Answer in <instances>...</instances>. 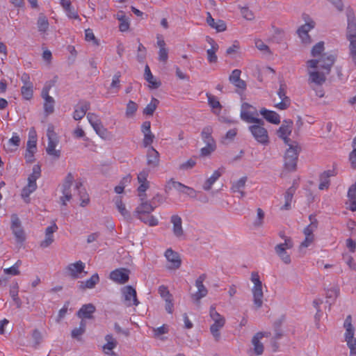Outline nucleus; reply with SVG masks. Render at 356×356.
<instances>
[{"label": "nucleus", "mask_w": 356, "mask_h": 356, "mask_svg": "<svg viewBox=\"0 0 356 356\" xmlns=\"http://www.w3.org/2000/svg\"><path fill=\"white\" fill-rule=\"evenodd\" d=\"M206 278L207 275L204 273L200 275L195 280V286L197 288V291L192 294L191 298L197 305L200 304V300L205 297L208 293L207 289L203 284Z\"/></svg>", "instance_id": "1a4fd4ad"}, {"label": "nucleus", "mask_w": 356, "mask_h": 356, "mask_svg": "<svg viewBox=\"0 0 356 356\" xmlns=\"http://www.w3.org/2000/svg\"><path fill=\"white\" fill-rule=\"evenodd\" d=\"M309 218L310 220V224L304 229L303 232L305 236H314L313 232L318 227V221L312 215H310Z\"/></svg>", "instance_id": "e433bc0d"}, {"label": "nucleus", "mask_w": 356, "mask_h": 356, "mask_svg": "<svg viewBox=\"0 0 356 356\" xmlns=\"http://www.w3.org/2000/svg\"><path fill=\"white\" fill-rule=\"evenodd\" d=\"M346 39L356 38V18L353 12L347 13Z\"/></svg>", "instance_id": "f3484780"}, {"label": "nucleus", "mask_w": 356, "mask_h": 356, "mask_svg": "<svg viewBox=\"0 0 356 356\" xmlns=\"http://www.w3.org/2000/svg\"><path fill=\"white\" fill-rule=\"evenodd\" d=\"M41 176V168L39 165L33 167V172L28 177V184L22 190V196L29 197L37 188V179Z\"/></svg>", "instance_id": "20e7f679"}, {"label": "nucleus", "mask_w": 356, "mask_h": 356, "mask_svg": "<svg viewBox=\"0 0 356 356\" xmlns=\"http://www.w3.org/2000/svg\"><path fill=\"white\" fill-rule=\"evenodd\" d=\"M213 129L210 126L205 127L201 133L202 138L206 144H216V142L211 136Z\"/></svg>", "instance_id": "4c0bfd02"}, {"label": "nucleus", "mask_w": 356, "mask_h": 356, "mask_svg": "<svg viewBox=\"0 0 356 356\" xmlns=\"http://www.w3.org/2000/svg\"><path fill=\"white\" fill-rule=\"evenodd\" d=\"M96 308L92 303L83 305L77 312L76 315L80 318L92 319Z\"/></svg>", "instance_id": "412c9836"}, {"label": "nucleus", "mask_w": 356, "mask_h": 356, "mask_svg": "<svg viewBox=\"0 0 356 356\" xmlns=\"http://www.w3.org/2000/svg\"><path fill=\"white\" fill-rule=\"evenodd\" d=\"M207 97L208 98V104L212 108H217L219 110L222 108V105L220 104L218 99L216 96L207 93Z\"/></svg>", "instance_id": "603ef678"}, {"label": "nucleus", "mask_w": 356, "mask_h": 356, "mask_svg": "<svg viewBox=\"0 0 356 356\" xmlns=\"http://www.w3.org/2000/svg\"><path fill=\"white\" fill-rule=\"evenodd\" d=\"M343 327L346 329L344 337L347 344H355L356 339L354 337L355 330L352 324V317L350 315H348L345 319Z\"/></svg>", "instance_id": "2eb2a0df"}, {"label": "nucleus", "mask_w": 356, "mask_h": 356, "mask_svg": "<svg viewBox=\"0 0 356 356\" xmlns=\"http://www.w3.org/2000/svg\"><path fill=\"white\" fill-rule=\"evenodd\" d=\"M251 281L254 283V286L252 289L254 305H255L256 309H259L263 304L262 299L264 297V293L262 291V283L260 280L258 273H252Z\"/></svg>", "instance_id": "7ed1b4c3"}, {"label": "nucleus", "mask_w": 356, "mask_h": 356, "mask_svg": "<svg viewBox=\"0 0 356 356\" xmlns=\"http://www.w3.org/2000/svg\"><path fill=\"white\" fill-rule=\"evenodd\" d=\"M32 338H33V339L34 341V343H35L34 347L37 348L42 341L41 332L37 329L34 330L32 333Z\"/></svg>", "instance_id": "0e129e2a"}, {"label": "nucleus", "mask_w": 356, "mask_h": 356, "mask_svg": "<svg viewBox=\"0 0 356 356\" xmlns=\"http://www.w3.org/2000/svg\"><path fill=\"white\" fill-rule=\"evenodd\" d=\"M63 195L60 197L62 205L65 206L66 202L72 199L71 189H62Z\"/></svg>", "instance_id": "bf43d9fd"}, {"label": "nucleus", "mask_w": 356, "mask_h": 356, "mask_svg": "<svg viewBox=\"0 0 356 356\" xmlns=\"http://www.w3.org/2000/svg\"><path fill=\"white\" fill-rule=\"evenodd\" d=\"M260 114L269 122L278 124L280 123V116L275 111L263 108L260 110Z\"/></svg>", "instance_id": "393cba45"}, {"label": "nucleus", "mask_w": 356, "mask_h": 356, "mask_svg": "<svg viewBox=\"0 0 356 356\" xmlns=\"http://www.w3.org/2000/svg\"><path fill=\"white\" fill-rule=\"evenodd\" d=\"M159 163V154L152 147H149L147 150V163L149 166L155 168Z\"/></svg>", "instance_id": "cd10ccee"}, {"label": "nucleus", "mask_w": 356, "mask_h": 356, "mask_svg": "<svg viewBox=\"0 0 356 356\" xmlns=\"http://www.w3.org/2000/svg\"><path fill=\"white\" fill-rule=\"evenodd\" d=\"M207 23L218 32L224 31L227 28L226 24L223 20L219 19L218 22H215L209 12L207 13Z\"/></svg>", "instance_id": "c756f323"}, {"label": "nucleus", "mask_w": 356, "mask_h": 356, "mask_svg": "<svg viewBox=\"0 0 356 356\" xmlns=\"http://www.w3.org/2000/svg\"><path fill=\"white\" fill-rule=\"evenodd\" d=\"M118 19L120 21L119 29L120 31H126L129 28V24L126 19V17L124 15H122L120 17H118Z\"/></svg>", "instance_id": "69168bd1"}, {"label": "nucleus", "mask_w": 356, "mask_h": 356, "mask_svg": "<svg viewBox=\"0 0 356 356\" xmlns=\"http://www.w3.org/2000/svg\"><path fill=\"white\" fill-rule=\"evenodd\" d=\"M158 292L164 300L166 299L170 298L172 297V294L170 293L168 289L165 285H161L158 289Z\"/></svg>", "instance_id": "680f3d73"}, {"label": "nucleus", "mask_w": 356, "mask_h": 356, "mask_svg": "<svg viewBox=\"0 0 356 356\" xmlns=\"http://www.w3.org/2000/svg\"><path fill=\"white\" fill-rule=\"evenodd\" d=\"M74 181V177L71 172H69L65 178L64 182L62 185V189H71L72 183Z\"/></svg>", "instance_id": "4d7b16f0"}, {"label": "nucleus", "mask_w": 356, "mask_h": 356, "mask_svg": "<svg viewBox=\"0 0 356 356\" xmlns=\"http://www.w3.org/2000/svg\"><path fill=\"white\" fill-rule=\"evenodd\" d=\"M195 160L194 159H190L186 162L181 164L179 166V169L184 170H189L193 168L195 165Z\"/></svg>", "instance_id": "774afa93"}, {"label": "nucleus", "mask_w": 356, "mask_h": 356, "mask_svg": "<svg viewBox=\"0 0 356 356\" xmlns=\"http://www.w3.org/2000/svg\"><path fill=\"white\" fill-rule=\"evenodd\" d=\"M87 118L92 128L98 125L99 123L102 122L99 117L94 113H88Z\"/></svg>", "instance_id": "864d4df0"}, {"label": "nucleus", "mask_w": 356, "mask_h": 356, "mask_svg": "<svg viewBox=\"0 0 356 356\" xmlns=\"http://www.w3.org/2000/svg\"><path fill=\"white\" fill-rule=\"evenodd\" d=\"M250 109L255 110V108L248 103H243L241 105V118L243 121L248 123H263V120L254 117V112Z\"/></svg>", "instance_id": "9d476101"}, {"label": "nucleus", "mask_w": 356, "mask_h": 356, "mask_svg": "<svg viewBox=\"0 0 356 356\" xmlns=\"http://www.w3.org/2000/svg\"><path fill=\"white\" fill-rule=\"evenodd\" d=\"M93 129L102 138L107 139L110 136V132L104 127L102 122L99 123V124L95 127Z\"/></svg>", "instance_id": "de8ad7c7"}, {"label": "nucleus", "mask_w": 356, "mask_h": 356, "mask_svg": "<svg viewBox=\"0 0 356 356\" xmlns=\"http://www.w3.org/2000/svg\"><path fill=\"white\" fill-rule=\"evenodd\" d=\"M292 126H293L292 120H284L282 122V124L281 125V127L279 128V129L277 131L278 137L282 138L286 145H289V143L293 142L289 138V136L291 134V131H292Z\"/></svg>", "instance_id": "9b49d317"}, {"label": "nucleus", "mask_w": 356, "mask_h": 356, "mask_svg": "<svg viewBox=\"0 0 356 356\" xmlns=\"http://www.w3.org/2000/svg\"><path fill=\"white\" fill-rule=\"evenodd\" d=\"M298 186H296V182L293 181V185L289 187L284 194V204L281 207L282 210H289L291 209V204L293 195L296 191Z\"/></svg>", "instance_id": "a878e982"}, {"label": "nucleus", "mask_w": 356, "mask_h": 356, "mask_svg": "<svg viewBox=\"0 0 356 356\" xmlns=\"http://www.w3.org/2000/svg\"><path fill=\"white\" fill-rule=\"evenodd\" d=\"M21 94L24 99H31L33 96V84L22 86L21 88Z\"/></svg>", "instance_id": "49530a36"}, {"label": "nucleus", "mask_w": 356, "mask_h": 356, "mask_svg": "<svg viewBox=\"0 0 356 356\" xmlns=\"http://www.w3.org/2000/svg\"><path fill=\"white\" fill-rule=\"evenodd\" d=\"M209 315L211 318L214 321L213 324L210 327L211 333L216 341H218L220 337V330L225 325V318L216 310L214 305L211 306Z\"/></svg>", "instance_id": "f03ea898"}, {"label": "nucleus", "mask_w": 356, "mask_h": 356, "mask_svg": "<svg viewBox=\"0 0 356 356\" xmlns=\"http://www.w3.org/2000/svg\"><path fill=\"white\" fill-rule=\"evenodd\" d=\"M129 273L127 268H118L110 273V279L118 284H125L129 281Z\"/></svg>", "instance_id": "f8f14e48"}, {"label": "nucleus", "mask_w": 356, "mask_h": 356, "mask_svg": "<svg viewBox=\"0 0 356 356\" xmlns=\"http://www.w3.org/2000/svg\"><path fill=\"white\" fill-rule=\"evenodd\" d=\"M170 222L173 225L172 231L175 236L181 237L184 235V230L182 228V220L178 215H173L171 216Z\"/></svg>", "instance_id": "bb28decb"}, {"label": "nucleus", "mask_w": 356, "mask_h": 356, "mask_svg": "<svg viewBox=\"0 0 356 356\" xmlns=\"http://www.w3.org/2000/svg\"><path fill=\"white\" fill-rule=\"evenodd\" d=\"M82 183L81 181H77L76 183V189L78 191L79 195L80 196V199L81 200V206L85 207L86 206L89 202V197L88 194L86 192V189L82 187Z\"/></svg>", "instance_id": "c9c22d12"}, {"label": "nucleus", "mask_w": 356, "mask_h": 356, "mask_svg": "<svg viewBox=\"0 0 356 356\" xmlns=\"http://www.w3.org/2000/svg\"><path fill=\"white\" fill-rule=\"evenodd\" d=\"M241 13L243 17L247 20H252L254 18V13L248 7L241 8Z\"/></svg>", "instance_id": "e2e57ef3"}, {"label": "nucleus", "mask_w": 356, "mask_h": 356, "mask_svg": "<svg viewBox=\"0 0 356 356\" xmlns=\"http://www.w3.org/2000/svg\"><path fill=\"white\" fill-rule=\"evenodd\" d=\"M146 57V48L140 43L138 47L137 60L139 63H143Z\"/></svg>", "instance_id": "13d9d810"}, {"label": "nucleus", "mask_w": 356, "mask_h": 356, "mask_svg": "<svg viewBox=\"0 0 356 356\" xmlns=\"http://www.w3.org/2000/svg\"><path fill=\"white\" fill-rule=\"evenodd\" d=\"M85 268V264L81 261H78L75 263L70 264L67 266V270L69 272V275L73 279H77L79 277V274L83 272Z\"/></svg>", "instance_id": "4be33fe9"}, {"label": "nucleus", "mask_w": 356, "mask_h": 356, "mask_svg": "<svg viewBox=\"0 0 356 356\" xmlns=\"http://www.w3.org/2000/svg\"><path fill=\"white\" fill-rule=\"evenodd\" d=\"M207 145L204 147H202L200 150L201 152V156H209V154H211V152H213L216 148V144H212V143H210V144H206Z\"/></svg>", "instance_id": "052dcab7"}, {"label": "nucleus", "mask_w": 356, "mask_h": 356, "mask_svg": "<svg viewBox=\"0 0 356 356\" xmlns=\"http://www.w3.org/2000/svg\"><path fill=\"white\" fill-rule=\"evenodd\" d=\"M159 104V101L152 97L149 104H148L146 107L143 110V114L147 115H152L156 109L158 105Z\"/></svg>", "instance_id": "37998d69"}, {"label": "nucleus", "mask_w": 356, "mask_h": 356, "mask_svg": "<svg viewBox=\"0 0 356 356\" xmlns=\"http://www.w3.org/2000/svg\"><path fill=\"white\" fill-rule=\"evenodd\" d=\"M172 184V188H174L175 189H176L177 191H178L181 193L186 192L185 190L190 191V192H191V193L194 192V189L193 188L185 186L184 184H183L179 181L170 180V181L168 183V184Z\"/></svg>", "instance_id": "09e8293b"}, {"label": "nucleus", "mask_w": 356, "mask_h": 356, "mask_svg": "<svg viewBox=\"0 0 356 356\" xmlns=\"http://www.w3.org/2000/svg\"><path fill=\"white\" fill-rule=\"evenodd\" d=\"M349 42L348 56L354 65L356 67V38L347 39Z\"/></svg>", "instance_id": "a19ab883"}, {"label": "nucleus", "mask_w": 356, "mask_h": 356, "mask_svg": "<svg viewBox=\"0 0 356 356\" xmlns=\"http://www.w3.org/2000/svg\"><path fill=\"white\" fill-rule=\"evenodd\" d=\"M324 50V42H319L316 44H315L312 49V56L313 57H316L318 56H321V53Z\"/></svg>", "instance_id": "5fc2aeb1"}, {"label": "nucleus", "mask_w": 356, "mask_h": 356, "mask_svg": "<svg viewBox=\"0 0 356 356\" xmlns=\"http://www.w3.org/2000/svg\"><path fill=\"white\" fill-rule=\"evenodd\" d=\"M61 6L69 18L81 20L76 10L72 6L71 1L62 3Z\"/></svg>", "instance_id": "f704fd0d"}, {"label": "nucleus", "mask_w": 356, "mask_h": 356, "mask_svg": "<svg viewBox=\"0 0 356 356\" xmlns=\"http://www.w3.org/2000/svg\"><path fill=\"white\" fill-rule=\"evenodd\" d=\"M255 124L249 127V131L258 143L267 145L269 143V137L267 130L264 127V122Z\"/></svg>", "instance_id": "39448f33"}, {"label": "nucleus", "mask_w": 356, "mask_h": 356, "mask_svg": "<svg viewBox=\"0 0 356 356\" xmlns=\"http://www.w3.org/2000/svg\"><path fill=\"white\" fill-rule=\"evenodd\" d=\"M99 282V277L97 273L93 274L89 279L86 282H81L79 289L81 290H86V289H93L95 285Z\"/></svg>", "instance_id": "2f4dec72"}, {"label": "nucleus", "mask_w": 356, "mask_h": 356, "mask_svg": "<svg viewBox=\"0 0 356 356\" xmlns=\"http://www.w3.org/2000/svg\"><path fill=\"white\" fill-rule=\"evenodd\" d=\"M293 245V243L291 238L290 237H285L284 243L277 244L275 247V251L276 254L286 264H289L291 262L290 254L287 253L286 249L292 248Z\"/></svg>", "instance_id": "0eeeda50"}, {"label": "nucleus", "mask_w": 356, "mask_h": 356, "mask_svg": "<svg viewBox=\"0 0 356 356\" xmlns=\"http://www.w3.org/2000/svg\"><path fill=\"white\" fill-rule=\"evenodd\" d=\"M315 26V22L310 19L308 22H306V23L303 25H302L300 27L298 28L297 33L299 35V37L302 39V42L305 43H309L310 42V37L308 34V32L314 28Z\"/></svg>", "instance_id": "a211bd4d"}, {"label": "nucleus", "mask_w": 356, "mask_h": 356, "mask_svg": "<svg viewBox=\"0 0 356 356\" xmlns=\"http://www.w3.org/2000/svg\"><path fill=\"white\" fill-rule=\"evenodd\" d=\"M326 73L318 71H309L308 82L317 86L323 85L326 81Z\"/></svg>", "instance_id": "b1692460"}, {"label": "nucleus", "mask_w": 356, "mask_h": 356, "mask_svg": "<svg viewBox=\"0 0 356 356\" xmlns=\"http://www.w3.org/2000/svg\"><path fill=\"white\" fill-rule=\"evenodd\" d=\"M37 26L39 32L45 33L49 29V21L45 15L40 14L38 18Z\"/></svg>", "instance_id": "ea45409f"}, {"label": "nucleus", "mask_w": 356, "mask_h": 356, "mask_svg": "<svg viewBox=\"0 0 356 356\" xmlns=\"http://www.w3.org/2000/svg\"><path fill=\"white\" fill-rule=\"evenodd\" d=\"M136 218L140 219L144 223L152 227L156 226L159 224L158 220L154 216L149 214L138 215Z\"/></svg>", "instance_id": "c03bdc74"}, {"label": "nucleus", "mask_w": 356, "mask_h": 356, "mask_svg": "<svg viewBox=\"0 0 356 356\" xmlns=\"http://www.w3.org/2000/svg\"><path fill=\"white\" fill-rule=\"evenodd\" d=\"M123 294L124 299L127 302V305L130 307L131 305L137 306L139 301L137 299L136 291L131 286H127L123 289Z\"/></svg>", "instance_id": "6ab92c4d"}, {"label": "nucleus", "mask_w": 356, "mask_h": 356, "mask_svg": "<svg viewBox=\"0 0 356 356\" xmlns=\"http://www.w3.org/2000/svg\"><path fill=\"white\" fill-rule=\"evenodd\" d=\"M337 172L335 170H328L324 171L320 175V184L318 186V188L320 190L327 189L330 185V177L336 176Z\"/></svg>", "instance_id": "5701e85b"}, {"label": "nucleus", "mask_w": 356, "mask_h": 356, "mask_svg": "<svg viewBox=\"0 0 356 356\" xmlns=\"http://www.w3.org/2000/svg\"><path fill=\"white\" fill-rule=\"evenodd\" d=\"M156 206L153 205L152 202H143L135 211V216H138V215H145L149 214L152 212Z\"/></svg>", "instance_id": "7c9ffc66"}, {"label": "nucleus", "mask_w": 356, "mask_h": 356, "mask_svg": "<svg viewBox=\"0 0 356 356\" xmlns=\"http://www.w3.org/2000/svg\"><path fill=\"white\" fill-rule=\"evenodd\" d=\"M335 61L336 56L323 54L319 58V67L325 70L326 74H329Z\"/></svg>", "instance_id": "dca6fc26"}, {"label": "nucleus", "mask_w": 356, "mask_h": 356, "mask_svg": "<svg viewBox=\"0 0 356 356\" xmlns=\"http://www.w3.org/2000/svg\"><path fill=\"white\" fill-rule=\"evenodd\" d=\"M90 108V102L87 101L80 102L76 106L73 113V118L75 120H81Z\"/></svg>", "instance_id": "aec40b11"}, {"label": "nucleus", "mask_w": 356, "mask_h": 356, "mask_svg": "<svg viewBox=\"0 0 356 356\" xmlns=\"http://www.w3.org/2000/svg\"><path fill=\"white\" fill-rule=\"evenodd\" d=\"M121 77V73L120 72H116L114 76H113L112 82L111 84V88H117L119 89L120 88V78Z\"/></svg>", "instance_id": "338daca9"}, {"label": "nucleus", "mask_w": 356, "mask_h": 356, "mask_svg": "<svg viewBox=\"0 0 356 356\" xmlns=\"http://www.w3.org/2000/svg\"><path fill=\"white\" fill-rule=\"evenodd\" d=\"M47 136L48 138V146L46 148L47 153L57 159L59 158L60 156V151L55 149L58 143V140L52 126L48 127Z\"/></svg>", "instance_id": "423d86ee"}, {"label": "nucleus", "mask_w": 356, "mask_h": 356, "mask_svg": "<svg viewBox=\"0 0 356 356\" xmlns=\"http://www.w3.org/2000/svg\"><path fill=\"white\" fill-rule=\"evenodd\" d=\"M165 257H166L170 265L167 266L168 269L176 270L179 268L181 264V260L179 254L175 252L171 248L168 249L165 252Z\"/></svg>", "instance_id": "4468645a"}, {"label": "nucleus", "mask_w": 356, "mask_h": 356, "mask_svg": "<svg viewBox=\"0 0 356 356\" xmlns=\"http://www.w3.org/2000/svg\"><path fill=\"white\" fill-rule=\"evenodd\" d=\"M54 104L55 101L53 97L47 98L44 99V111L47 115H49L54 111Z\"/></svg>", "instance_id": "3c124183"}, {"label": "nucleus", "mask_w": 356, "mask_h": 356, "mask_svg": "<svg viewBox=\"0 0 356 356\" xmlns=\"http://www.w3.org/2000/svg\"><path fill=\"white\" fill-rule=\"evenodd\" d=\"M223 172L222 169H218L217 170H215L213 173V175L208 178L204 185H203V189L205 191H209L213 184L218 179V178L222 175Z\"/></svg>", "instance_id": "473e14b6"}, {"label": "nucleus", "mask_w": 356, "mask_h": 356, "mask_svg": "<svg viewBox=\"0 0 356 356\" xmlns=\"http://www.w3.org/2000/svg\"><path fill=\"white\" fill-rule=\"evenodd\" d=\"M105 340L106 341V343L104 345L103 348L105 350V353L106 354H108V352L107 350H112L114 349L118 344L117 341L113 338L112 334H107L105 337Z\"/></svg>", "instance_id": "a18cd8bd"}, {"label": "nucleus", "mask_w": 356, "mask_h": 356, "mask_svg": "<svg viewBox=\"0 0 356 356\" xmlns=\"http://www.w3.org/2000/svg\"><path fill=\"white\" fill-rule=\"evenodd\" d=\"M348 197L350 201L348 209L351 211H356V182L352 184L348 191Z\"/></svg>", "instance_id": "72a5a7b5"}, {"label": "nucleus", "mask_w": 356, "mask_h": 356, "mask_svg": "<svg viewBox=\"0 0 356 356\" xmlns=\"http://www.w3.org/2000/svg\"><path fill=\"white\" fill-rule=\"evenodd\" d=\"M265 336L264 333L257 332L252 339V343L254 346V350L256 355H260L264 353V345L260 342V339ZM268 336V334H266Z\"/></svg>", "instance_id": "c85d7f7f"}, {"label": "nucleus", "mask_w": 356, "mask_h": 356, "mask_svg": "<svg viewBox=\"0 0 356 356\" xmlns=\"http://www.w3.org/2000/svg\"><path fill=\"white\" fill-rule=\"evenodd\" d=\"M287 145L289 148L286 150L284 156V168L289 171H295L301 147L296 141H293Z\"/></svg>", "instance_id": "f257e3e1"}, {"label": "nucleus", "mask_w": 356, "mask_h": 356, "mask_svg": "<svg viewBox=\"0 0 356 356\" xmlns=\"http://www.w3.org/2000/svg\"><path fill=\"white\" fill-rule=\"evenodd\" d=\"M138 109V105L132 100H129L127 104L125 115L127 118L133 117Z\"/></svg>", "instance_id": "8fccbe9b"}, {"label": "nucleus", "mask_w": 356, "mask_h": 356, "mask_svg": "<svg viewBox=\"0 0 356 356\" xmlns=\"http://www.w3.org/2000/svg\"><path fill=\"white\" fill-rule=\"evenodd\" d=\"M10 229L15 237L17 243H22L26 239L25 232L17 214H13L11 216Z\"/></svg>", "instance_id": "6e6552de"}, {"label": "nucleus", "mask_w": 356, "mask_h": 356, "mask_svg": "<svg viewBox=\"0 0 356 356\" xmlns=\"http://www.w3.org/2000/svg\"><path fill=\"white\" fill-rule=\"evenodd\" d=\"M115 203L118 211L121 213L123 217L127 220L131 219V214L127 210L124 204L122 201L120 197H117L115 200Z\"/></svg>", "instance_id": "58836bf2"}, {"label": "nucleus", "mask_w": 356, "mask_h": 356, "mask_svg": "<svg viewBox=\"0 0 356 356\" xmlns=\"http://www.w3.org/2000/svg\"><path fill=\"white\" fill-rule=\"evenodd\" d=\"M286 86L284 83H281L280 88L277 91V95L282 101L275 104V107L280 110H285L289 107L291 104V99L286 95Z\"/></svg>", "instance_id": "ddd939ff"}, {"label": "nucleus", "mask_w": 356, "mask_h": 356, "mask_svg": "<svg viewBox=\"0 0 356 356\" xmlns=\"http://www.w3.org/2000/svg\"><path fill=\"white\" fill-rule=\"evenodd\" d=\"M247 180L246 177H243L240 179H238L236 182L233 184L232 190L233 192L236 193L237 191H239L241 188H244L245 182Z\"/></svg>", "instance_id": "6e6d98bb"}, {"label": "nucleus", "mask_w": 356, "mask_h": 356, "mask_svg": "<svg viewBox=\"0 0 356 356\" xmlns=\"http://www.w3.org/2000/svg\"><path fill=\"white\" fill-rule=\"evenodd\" d=\"M144 76L145 80L152 85L153 88H158L161 86V83L159 81L154 80V76L150 71L149 67L147 65H146L145 67Z\"/></svg>", "instance_id": "79ce46f5"}]
</instances>
